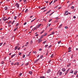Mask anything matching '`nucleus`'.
I'll return each instance as SVG.
<instances>
[{"label": "nucleus", "mask_w": 78, "mask_h": 78, "mask_svg": "<svg viewBox=\"0 0 78 78\" xmlns=\"http://www.w3.org/2000/svg\"><path fill=\"white\" fill-rule=\"evenodd\" d=\"M15 64L16 65H19V62L16 63Z\"/></svg>", "instance_id": "b1692460"}, {"label": "nucleus", "mask_w": 78, "mask_h": 78, "mask_svg": "<svg viewBox=\"0 0 78 78\" xmlns=\"http://www.w3.org/2000/svg\"><path fill=\"white\" fill-rule=\"evenodd\" d=\"M61 7H59L58 9H61Z\"/></svg>", "instance_id": "6e6d98bb"}, {"label": "nucleus", "mask_w": 78, "mask_h": 78, "mask_svg": "<svg viewBox=\"0 0 78 78\" xmlns=\"http://www.w3.org/2000/svg\"><path fill=\"white\" fill-rule=\"evenodd\" d=\"M35 19H35L34 20H32L31 21V23H33V22H34Z\"/></svg>", "instance_id": "412c9836"}, {"label": "nucleus", "mask_w": 78, "mask_h": 78, "mask_svg": "<svg viewBox=\"0 0 78 78\" xmlns=\"http://www.w3.org/2000/svg\"><path fill=\"white\" fill-rule=\"evenodd\" d=\"M44 36V35L41 36L40 37V39H41V38H43V37Z\"/></svg>", "instance_id": "a878e982"}, {"label": "nucleus", "mask_w": 78, "mask_h": 78, "mask_svg": "<svg viewBox=\"0 0 78 78\" xmlns=\"http://www.w3.org/2000/svg\"><path fill=\"white\" fill-rule=\"evenodd\" d=\"M42 58H43V55H41L40 57V58L41 59Z\"/></svg>", "instance_id": "37998d69"}, {"label": "nucleus", "mask_w": 78, "mask_h": 78, "mask_svg": "<svg viewBox=\"0 0 78 78\" xmlns=\"http://www.w3.org/2000/svg\"><path fill=\"white\" fill-rule=\"evenodd\" d=\"M65 28L66 29H68V27L65 26Z\"/></svg>", "instance_id": "393cba45"}, {"label": "nucleus", "mask_w": 78, "mask_h": 78, "mask_svg": "<svg viewBox=\"0 0 78 78\" xmlns=\"http://www.w3.org/2000/svg\"><path fill=\"white\" fill-rule=\"evenodd\" d=\"M2 44H3L2 43H0V46H1L2 45Z\"/></svg>", "instance_id": "2f4dec72"}, {"label": "nucleus", "mask_w": 78, "mask_h": 78, "mask_svg": "<svg viewBox=\"0 0 78 78\" xmlns=\"http://www.w3.org/2000/svg\"><path fill=\"white\" fill-rule=\"evenodd\" d=\"M11 27V25L10 24L9 25V27Z\"/></svg>", "instance_id": "0e129e2a"}, {"label": "nucleus", "mask_w": 78, "mask_h": 78, "mask_svg": "<svg viewBox=\"0 0 78 78\" xmlns=\"http://www.w3.org/2000/svg\"><path fill=\"white\" fill-rule=\"evenodd\" d=\"M71 47H69V48H68V49L69 50H70L71 49Z\"/></svg>", "instance_id": "bf43d9fd"}, {"label": "nucleus", "mask_w": 78, "mask_h": 78, "mask_svg": "<svg viewBox=\"0 0 78 78\" xmlns=\"http://www.w3.org/2000/svg\"><path fill=\"white\" fill-rule=\"evenodd\" d=\"M18 27H16V28H15V29H14V30H13V31H16V30L18 29Z\"/></svg>", "instance_id": "4468645a"}, {"label": "nucleus", "mask_w": 78, "mask_h": 78, "mask_svg": "<svg viewBox=\"0 0 78 78\" xmlns=\"http://www.w3.org/2000/svg\"><path fill=\"white\" fill-rule=\"evenodd\" d=\"M11 23V21H9L8 23V24H10Z\"/></svg>", "instance_id": "f704fd0d"}, {"label": "nucleus", "mask_w": 78, "mask_h": 78, "mask_svg": "<svg viewBox=\"0 0 78 78\" xmlns=\"http://www.w3.org/2000/svg\"><path fill=\"white\" fill-rule=\"evenodd\" d=\"M16 55L15 54H14V55H12V56H11V58H13L14 56L15 55Z\"/></svg>", "instance_id": "aec40b11"}, {"label": "nucleus", "mask_w": 78, "mask_h": 78, "mask_svg": "<svg viewBox=\"0 0 78 78\" xmlns=\"http://www.w3.org/2000/svg\"><path fill=\"white\" fill-rule=\"evenodd\" d=\"M73 18H74V19H76V17L75 16H74L73 17Z\"/></svg>", "instance_id": "69168bd1"}, {"label": "nucleus", "mask_w": 78, "mask_h": 78, "mask_svg": "<svg viewBox=\"0 0 78 78\" xmlns=\"http://www.w3.org/2000/svg\"><path fill=\"white\" fill-rule=\"evenodd\" d=\"M28 63H26V66H27L28 65Z\"/></svg>", "instance_id": "052dcab7"}, {"label": "nucleus", "mask_w": 78, "mask_h": 78, "mask_svg": "<svg viewBox=\"0 0 78 78\" xmlns=\"http://www.w3.org/2000/svg\"><path fill=\"white\" fill-rule=\"evenodd\" d=\"M53 54H52V55L51 56V57L52 58L53 57Z\"/></svg>", "instance_id": "864d4df0"}, {"label": "nucleus", "mask_w": 78, "mask_h": 78, "mask_svg": "<svg viewBox=\"0 0 78 78\" xmlns=\"http://www.w3.org/2000/svg\"><path fill=\"white\" fill-rule=\"evenodd\" d=\"M25 57V55H23L22 56L23 58H24Z\"/></svg>", "instance_id": "e433bc0d"}, {"label": "nucleus", "mask_w": 78, "mask_h": 78, "mask_svg": "<svg viewBox=\"0 0 78 78\" xmlns=\"http://www.w3.org/2000/svg\"><path fill=\"white\" fill-rule=\"evenodd\" d=\"M36 53V51H33V53H34V54Z\"/></svg>", "instance_id": "13d9d810"}, {"label": "nucleus", "mask_w": 78, "mask_h": 78, "mask_svg": "<svg viewBox=\"0 0 78 78\" xmlns=\"http://www.w3.org/2000/svg\"><path fill=\"white\" fill-rule=\"evenodd\" d=\"M11 54H12V53H10L9 54V55H11Z\"/></svg>", "instance_id": "774afa93"}, {"label": "nucleus", "mask_w": 78, "mask_h": 78, "mask_svg": "<svg viewBox=\"0 0 78 78\" xmlns=\"http://www.w3.org/2000/svg\"><path fill=\"white\" fill-rule=\"evenodd\" d=\"M71 50H69V51H68V52H71Z\"/></svg>", "instance_id": "e2e57ef3"}, {"label": "nucleus", "mask_w": 78, "mask_h": 78, "mask_svg": "<svg viewBox=\"0 0 78 78\" xmlns=\"http://www.w3.org/2000/svg\"><path fill=\"white\" fill-rule=\"evenodd\" d=\"M40 78H45L44 76H41L40 77Z\"/></svg>", "instance_id": "5fc2aeb1"}, {"label": "nucleus", "mask_w": 78, "mask_h": 78, "mask_svg": "<svg viewBox=\"0 0 78 78\" xmlns=\"http://www.w3.org/2000/svg\"><path fill=\"white\" fill-rule=\"evenodd\" d=\"M47 42V41H44L43 43V44H45V43Z\"/></svg>", "instance_id": "72a5a7b5"}, {"label": "nucleus", "mask_w": 78, "mask_h": 78, "mask_svg": "<svg viewBox=\"0 0 78 78\" xmlns=\"http://www.w3.org/2000/svg\"><path fill=\"white\" fill-rule=\"evenodd\" d=\"M8 20V19L6 18V19H5L4 21H5Z\"/></svg>", "instance_id": "09e8293b"}, {"label": "nucleus", "mask_w": 78, "mask_h": 78, "mask_svg": "<svg viewBox=\"0 0 78 78\" xmlns=\"http://www.w3.org/2000/svg\"><path fill=\"white\" fill-rule=\"evenodd\" d=\"M51 11V10H49V11H48V12H47V13H48L50 12Z\"/></svg>", "instance_id": "3c124183"}, {"label": "nucleus", "mask_w": 78, "mask_h": 78, "mask_svg": "<svg viewBox=\"0 0 78 78\" xmlns=\"http://www.w3.org/2000/svg\"><path fill=\"white\" fill-rule=\"evenodd\" d=\"M62 24H61L59 26V27H58V28H61V27H62Z\"/></svg>", "instance_id": "dca6fc26"}, {"label": "nucleus", "mask_w": 78, "mask_h": 78, "mask_svg": "<svg viewBox=\"0 0 78 78\" xmlns=\"http://www.w3.org/2000/svg\"><path fill=\"white\" fill-rule=\"evenodd\" d=\"M47 33L45 34L44 35H43L44 36H45L46 35H47Z\"/></svg>", "instance_id": "680f3d73"}, {"label": "nucleus", "mask_w": 78, "mask_h": 78, "mask_svg": "<svg viewBox=\"0 0 78 78\" xmlns=\"http://www.w3.org/2000/svg\"><path fill=\"white\" fill-rule=\"evenodd\" d=\"M5 20V19H4V18H2V21H4Z\"/></svg>", "instance_id": "4d7b16f0"}, {"label": "nucleus", "mask_w": 78, "mask_h": 78, "mask_svg": "<svg viewBox=\"0 0 78 78\" xmlns=\"http://www.w3.org/2000/svg\"><path fill=\"white\" fill-rule=\"evenodd\" d=\"M53 1H51L50 3H49V5H51V4L52 3Z\"/></svg>", "instance_id": "7c9ffc66"}, {"label": "nucleus", "mask_w": 78, "mask_h": 78, "mask_svg": "<svg viewBox=\"0 0 78 78\" xmlns=\"http://www.w3.org/2000/svg\"><path fill=\"white\" fill-rule=\"evenodd\" d=\"M73 55H72V57H71V58H73Z\"/></svg>", "instance_id": "338daca9"}, {"label": "nucleus", "mask_w": 78, "mask_h": 78, "mask_svg": "<svg viewBox=\"0 0 78 78\" xmlns=\"http://www.w3.org/2000/svg\"><path fill=\"white\" fill-rule=\"evenodd\" d=\"M7 9H8V7H5L4 9L5 10H7Z\"/></svg>", "instance_id": "f8f14e48"}, {"label": "nucleus", "mask_w": 78, "mask_h": 78, "mask_svg": "<svg viewBox=\"0 0 78 78\" xmlns=\"http://www.w3.org/2000/svg\"><path fill=\"white\" fill-rule=\"evenodd\" d=\"M58 22V20H55V23H56Z\"/></svg>", "instance_id": "473e14b6"}, {"label": "nucleus", "mask_w": 78, "mask_h": 78, "mask_svg": "<svg viewBox=\"0 0 78 78\" xmlns=\"http://www.w3.org/2000/svg\"><path fill=\"white\" fill-rule=\"evenodd\" d=\"M46 8V7H43V8H42L41 9V10H43V9H45Z\"/></svg>", "instance_id": "f3484780"}, {"label": "nucleus", "mask_w": 78, "mask_h": 78, "mask_svg": "<svg viewBox=\"0 0 78 78\" xmlns=\"http://www.w3.org/2000/svg\"><path fill=\"white\" fill-rule=\"evenodd\" d=\"M37 26L34 27V30L33 31H34L35 30H37Z\"/></svg>", "instance_id": "0eeeda50"}, {"label": "nucleus", "mask_w": 78, "mask_h": 78, "mask_svg": "<svg viewBox=\"0 0 78 78\" xmlns=\"http://www.w3.org/2000/svg\"><path fill=\"white\" fill-rule=\"evenodd\" d=\"M73 70H71L70 71V73H73Z\"/></svg>", "instance_id": "9d476101"}, {"label": "nucleus", "mask_w": 78, "mask_h": 78, "mask_svg": "<svg viewBox=\"0 0 78 78\" xmlns=\"http://www.w3.org/2000/svg\"><path fill=\"white\" fill-rule=\"evenodd\" d=\"M4 62H3V61H2V62H1V64H4Z\"/></svg>", "instance_id": "a19ab883"}, {"label": "nucleus", "mask_w": 78, "mask_h": 78, "mask_svg": "<svg viewBox=\"0 0 78 78\" xmlns=\"http://www.w3.org/2000/svg\"><path fill=\"white\" fill-rule=\"evenodd\" d=\"M16 6L17 8H19V5L18 3H16Z\"/></svg>", "instance_id": "7ed1b4c3"}, {"label": "nucleus", "mask_w": 78, "mask_h": 78, "mask_svg": "<svg viewBox=\"0 0 78 78\" xmlns=\"http://www.w3.org/2000/svg\"><path fill=\"white\" fill-rule=\"evenodd\" d=\"M61 42V41H59L58 42V44H60V43Z\"/></svg>", "instance_id": "c756f323"}, {"label": "nucleus", "mask_w": 78, "mask_h": 78, "mask_svg": "<svg viewBox=\"0 0 78 78\" xmlns=\"http://www.w3.org/2000/svg\"><path fill=\"white\" fill-rule=\"evenodd\" d=\"M52 46L51 45H50V46H49L48 47V48H51V47Z\"/></svg>", "instance_id": "603ef678"}, {"label": "nucleus", "mask_w": 78, "mask_h": 78, "mask_svg": "<svg viewBox=\"0 0 78 78\" xmlns=\"http://www.w3.org/2000/svg\"><path fill=\"white\" fill-rule=\"evenodd\" d=\"M69 69H68L66 71V73H65V75H66L67 74V73H68V72H69Z\"/></svg>", "instance_id": "20e7f679"}, {"label": "nucleus", "mask_w": 78, "mask_h": 78, "mask_svg": "<svg viewBox=\"0 0 78 78\" xmlns=\"http://www.w3.org/2000/svg\"><path fill=\"white\" fill-rule=\"evenodd\" d=\"M48 46V45H45V48H47V47Z\"/></svg>", "instance_id": "c03bdc74"}, {"label": "nucleus", "mask_w": 78, "mask_h": 78, "mask_svg": "<svg viewBox=\"0 0 78 78\" xmlns=\"http://www.w3.org/2000/svg\"><path fill=\"white\" fill-rule=\"evenodd\" d=\"M52 20V19H51L49 20V22H50Z\"/></svg>", "instance_id": "de8ad7c7"}, {"label": "nucleus", "mask_w": 78, "mask_h": 78, "mask_svg": "<svg viewBox=\"0 0 78 78\" xmlns=\"http://www.w3.org/2000/svg\"><path fill=\"white\" fill-rule=\"evenodd\" d=\"M28 11V10L27 9H26V10L25 11V12H27Z\"/></svg>", "instance_id": "ea45409f"}, {"label": "nucleus", "mask_w": 78, "mask_h": 78, "mask_svg": "<svg viewBox=\"0 0 78 78\" xmlns=\"http://www.w3.org/2000/svg\"><path fill=\"white\" fill-rule=\"evenodd\" d=\"M58 0H55L54 2V3H55V2H57Z\"/></svg>", "instance_id": "4c0bfd02"}, {"label": "nucleus", "mask_w": 78, "mask_h": 78, "mask_svg": "<svg viewBox=\"0 0 78 78\" xmlns=\"http://www.w3.org/2000/svg\"><path fill=\"white\" fill-rule=\"evenodd\" d=\"M42 50V49L41 48H39V51H41Z\"/></svg>", "instance_id": "8fccbe9b"}, {"label": "nucleus", "mask_w": 78, "mask_h": 78, "mask_svg": "<svg viewBox=\"0 0 78 78\" xmlns=\"http://www.w3.org/2000/svg\"><path fill=\"white\" fill-rule=\"evenodd\" d=\"M21 54H22L20 52H19V53H18V55H20Z\"/></svg>", "instance_id": "c85d7f7f"}, {"label": "nucleus", "mask_w": 78, "mask_h": 78, "mask_svg": "<svg viewBox=\"0 0 78 78\" xmlns=\"http://www.w3.org/2000/svg\"><path fill=\"white\" fill-rule=\"evenodd\" d=\"M70 64H68L67 65V66L68 67H69V66H70Z\"/></svg>", "instance_id": "cd10ccee"}, {"label": "nucleus", "mask_w": 78, "mask_h": 78, "mask_svg": "<svg viewBox=\"0 0 78 78\" xmlns=\"http://www.w3.org/2000/svg\"><path fill=\"white\" fill-rule=\"evenodd\" d=\"M17 17L16 16H14V19H16Z\"/></svg>", "instance_id": "79ce46f5"}, {"label": "nucleus", "mask_w": 78, "mask_h": 78, "mask_svg": "<svg viewBox=\"0 0 78 78\" xmlns=\"http://www.w3.org/2000/svg\"><path fill=\"white\" fill-rule=\"evenodd\" d=\"M55 32H52L51 33V34L49 35L48 36H49V35H53V34H55Z\"/></svg>", "instance_id": "ddd939ff"}, {"label": "nucleus", "mask_w": 78, "mask_h": 78, "mask_svg": "<svg viewBox=\"0 0 78 78\" xmlns=\"http://www.w3.org/2000/svg\"><path fill=\"white\" fill-rule=\"evenodd\" d=\"M54 12H52V13H51V14H50V16H51L52 14L53 13H54Z\"/></svg>", "instance_id": "a18cd8bd"}, {"label": "nucleus", "mask_w": 78, "mask_h": 78, "mask_svg": "<svg viewBox=\"0 0 78 78\" xmlns=\"http://www.w3.org/2000/svg\"><path fill=\"white\" fill-rule=\"evenodd\" d=\"M42 41V40H41V38L38 39V40H37V41L39 42L38 43V44L41 42Z\"/></svg>", "instance_id": "f03ea898"}, {"label": "nucleus", "mask_w": 78, "mask_h": 78, "mask_svg": "<svg viewBox=\"0 0 78 78\" xmlns=\"http://www.w3.org/2000/svg\"><path fill=\"white\" fill-rule=\"evenodd\" d=\"M18 47V46H16L15 48V50H16L17 49V48Z\"/></svg>", "instance_id": "9b49d317"}, {"label": "nucleus", "mask_w": 78, "mask_h": 78, "mask_svg": "<svg viewBox=\"0 0 78 78\" xmlns=\"http://www.w3.org/2000/svg\"><path fill=\"white\" fill-rule=\"evenodd\" d=\"M62 71L63 72H65L66 71V69L65 68H63L62 69Z\"/></svg>", "instance_id": "39448f33"}, {"label": "nucleus", "mask_w": 78, "mask_h": 78, "mask_svg": "<svg viewBox=\"0 0 78 78\" xmlns=\"http://www.w3.org/2000/svg\"><path fill=\"white\" fill-rule=\"evenodd\" d=\"M58 60L59 61V62H62V61H63V60L62 58H60Z\"/></svg>", "instance_id": "423d86ee"}, {"label": "nucleus", "mask_w": 78, "mask_h": 78, "mask_svg": "<svg viewBox=\"0 0 78 78\" xmlns=\"http://www.w3.org/2000/svg\"><path fill=\"white\" fill-rule=\"evenodd\" d=\"M22 73H20V74H19V75L20 76H22Z\"/></svg>", "instance_id": "bb28decb"}, {"label": "nucleus", "mask_w": 78, "mask_h": 78, "mask_svg": "<svg viewBox=\"0 0 78 78\" xmlns=\"http://www.w3.org/2000/svg\"><path fill=\"white\" fill-rule=\"evenodd\" d=\"M77 73V71H75L74 73V75H76V74Z\"/></svg>", "instance_id": "a211bd4d"}, {"label": "nucleus", "mask_w": 78, "mask_h": 78, "mask_svg": "<svg viewBox=\"0 0 78 78\" xmlns=\"http://www.w3.org/2000/svg\"><path fill=\"white\" fill-rule=\"evenodd\" d=\"M32 71H30V72H29V73L30 74H32Z\"/></svg>", "instance_id": "4be33fe9"}, {"label": "nucleus", "mask_w": 78, "mask_h": 78, "mask_svg": "<svg viewBox=\"0 0 78 78\" xmlns=\"http://www.w3.org/2000/svg\"><path fill=\"white\" fill-rule=\"evenodd\" d=\"M14 22H15V21H13V22H12V24L13 25L14 24Z\"/></svg>", "instance_id": "c9c22d12"}, {"label": "nucleus", "mask_w": 78, "mask_h": 78, "mask_svg": "<svg viewBox=\"0 0 78 78\" xmlns=\"http://www.w3.org/2000/svg\"><path fill=\"white\" fill-rule=\"evenodd\" d=\"M74 8V7L73 6H72V7H71V9H73Z\"/></svg>", "instance_id": "58836bf2"}, {"label": "nucleus", "mask_w": 78, "mask_h": 78, "mask_svg": "<svg viewBox=\"0 0 78 78\" xmlns=\"http://www.w3.org/2000/svg\"><path fill=\"white\" fill-rule=\"evenodd\" d=\"M62 74V72H60L59 73V76H61Z\"/></svg>", "instance_id": "6e6552de"}, {"label": "nucleus", "mask_w": 78, "mask_h": 78, "mask_svg": "<svg viewBox=\"0 0 78 78\" xmlns=\"http://www.w3.org/2000/svg\"><path fill=\"white\" fill-rule=\"evenodd\" d=\"M27 24V22H25L24 23V24H23V25H25Z\"/></svg>", "instance_id": "49530a36"}, {"label": "nucleus", "mask_w": 78, "mask_h": 78, "mask_svg": "<svg viewBox=\"0 0 78 78\" xmlns=\"http://www.w3.org/2000/svg\"><path fill=\"white\" fill-rule=\"evenodd\" d=\"M39 60V59H37V60H35V62H34L35 63L36 62H37Z\"/></svg>", "instance_id": "2eb2a0df"}, {"label": "nucleus", "mask_w": 78, "mask_h": 78, "mask_svg": "<svg viewBox=\"0 0 78 78\" xmlns=\"http://www.w3.org/2000/svg\"><path fill=\"white\" fill-rule=\"evenodd\" d=\"M19 25V23H17L16 24V27H17Z\"/></svg>", "instance_id": "5701e85b"}, {"label": "nucleus", "mask_w": 78, "mask_h": 78, "mask_svg": "<svg viewBox=\"0 0 78 78\" xmlns=\"http://www.w3.org/2000/svg\"><path fill=\"white\" fill-rule=\"evenodd\" d=\"M50 72V69H48V71H47V73H49Z\"/></svg>", "instance_id": "1a4fd4ad"}, {"label": "nucleus", "mask_w": 78, "mask_h": 78, "mask_svg": "<svg viewBox=\"0 0 78 78\" xmlns=\"http://www.w3.org/2000/svg\"><path fill=\"white\" fill-rule=\"evenodd\" d=\"M44 31V30L42 32H41V33H40V34H41L42 33H43Z\"/></svg>", "instance_id": "6ab92c4d"}, {"label": "nucleus", "mask_w": 78, "mask_h": 78, "mask_svg": "<svg viewBox=\"0 0 78 78\" xmlns=\"http://www.w3.org/2000/svg\"><path fill=\"white\" fill-rule=\"evenodd\" d=\"M42 24H40L38 25H36L37 27V28H39L41 26Z\"/></svg>", "instance_id": "f257e3e1"}]
</instances>
